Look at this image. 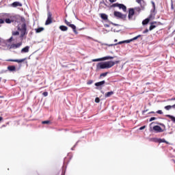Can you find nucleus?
Segmentation results:
<instances>
[{
  "mask_svg": "<svg viewBox=\"0 0 175 175\" xmlns=\"http://www.w3.org/2000/svg\"><path fill=\"white\" fill-rule=\"evenodd\" d=\"M116 64H120V61L116 62H100L97 64L98 69H110V68H113Z\"/></svg>",
  "mask_w": 175,
  "mask_h": 175,
  "instance_id": "f257e3e1",
  "label": "nucleus"
},
{
  "mask_svg": "<svg viewBox=\"0 0 175 175\" xmlns=\"http://www.w3.org/2000/svg\"><path fill=\"white\" fill-rule=\"evenodd\" d=\"M139 38H142V35H138L135 37H134L133 38H131L130 40H124V41H120L116 44H110L109 46H117L118 44H122L124 43H131V42H133V40H137V39H139Z\"/></svg>",
  "mask_w": 175,
  "mask_h": 175,
  "instance_id": "f03ea898",
  "label": "nucleus"
},
{
  "mask_svg": "<svg viewBox=\"0 0 175 175\" xmlns=\"http://www.w3.org/2000/svg\"><path fill=\"white\" fill-rule=\"evenodd\" d=\"M139 38H142V35H138L135 37H134L133 38H131L130 40H124V41H120L116 44H110L109 46H117L118 44H122L124 43H131V42H133V40H137V39H139Z\"/></svg>",
  "mask_w": 175,
  "mask_h": 175,
  "instance_id": "7ed1b4c3",
  "label": "nucleus"
},
{
  "mask_svg": "<svg viewBox=\"0 0 175 175\" xmlns=\"http://www.w3.org/2000/svg\"><path fill=\"white\" fill-rule=\"evenodd\" d=\"M18 29L21 31V38H23V36H25V35L28 34V32L27 31V24L25 23L22 24L21 27H18Z\"/></svg>",
  "mask_w": 175,
  "mask_h": 175,
  "instance_id": "20e7f679",
  "label": "nucleus"
},
{
  "mask_svg": "<svg viewBox=\"0 0 175 175\" xmlns=\"http://www.w3.org/2000/svg\"><path fill=\"white\" fill-rule=\"evenodd\" d=\"M113 16L117 17V18H122V20H125L126 18V14H123L122 13L117 11L113 12Z\"/></svg>",
  "mask_w": 175,
  "mask_h": 175,
  "instance_id": "39448f33",
  "label": "nucleus"
},
{
  "mask_svg": "<svg viewBox=\"0 0 175 175\" xmlns=\"http://www.w3.org/2000/svg\"><path fill=\"white\" fill-rule=\"evenodd\" d=\"M53 23V14L49 12L47 13V19L45 22V25H50V24Z\"/></svg>",
  "mask_w": 175,
  "mask_h": 175,
  "instance_id": "423d86ee",
  "label": "nucleus"
},
{
  "mask_svg": "<svg viewBox=\"0 0 175 175\" xmlns=\"http://www.w3.org/2000/svg\"><path fill=\"white\" fill-rule=\"evenodd\" d=\"M117 57V56L111 57V56H106L100 59H92V62H98L99 61H106L107 59H113V58Z\"/></svg>",
  "mask_w": 175,
  "mask_h": 175,
  "instance_id": "0eeeda50",
  "label": "nucleus"
},
{
  "mask_svg": "<svg viewBox=\"0 0 175 175\" xmlns=\"http://www.w3.org/2000/svg\"><path fill=\"white\" fill-rule=\"evenodd\" d=\"M113 8H119V9H122L123 12H126V6L124 4H120L118 3H113L112 5Z\"/></svg>",
  "mask_w": 175,
  "mask_h": 175,
  "instance_id": "6e6552de",
  "label": "nucleus"
},
{
  "mask_svg": "<svg viewBox=\"0 0 175 175\" xmlns=\"http://www.w3.org/2000/svg\"><path fill=\"white\" fill-rule=\"evenodd\" d=\"M113 8H119V9H122L123 12H126V6L124 4H120L118 3H113L112 5Z\"/></svg>",
  "mask_w": 175,
  "mask_h": 175,
  "instance_id": "1a4fd4ad",
  "label": "nucleus"
},
{
  "mask_svg": "<svg viewBox=\"0 0 175 175\" xmlns=\"http://www.w3.org/2000/svg\"><path fill=\"white\" fill-rule=\"evenodd\" d=\"M133 16H135V9L129 8L128 15L129 20H132V18H133Z\"/></svg>",
  "mask_w": 175,
  "mask_h": 175,
  "instance_id": "9d476101",
  "label": "nucleus"
},
{
  "mask_svg": "<svg viewBox=\"0 0 175 175\" xmlns=\"http://www.w3.org/2000/svg\"><path fill=\"white\" fill-rule=\"evenodd\" d=\"M136 3L140 5L142 10H144V8L147 5V3H146V1H144V0H136Z\"/></svg>",
  "mask_w": 175,
  "mask_h": 175,
  "instance_id": "9b49d317",
  "label": "nucleus"
},
{
  "mask_svg": "<svg viewBox=\"0 0 175 175\" xmlns=\"http://www.w3.org/2000/svg\"><path fill=\"white\" fill-rule=\"evenodd\" d=\"M25 59H27V58L21 59H8L7 61L8 62H18V64H21V62H24V61H25Z\"/></svg>",
  "mask_w": 175,
  "mask_h": 175,
  "instance_id": "f8f14e48",
  "label": "nucleus"
},
{
  "mask_svg": "<svg viewBox=\"0 0 175 175\" xmlns=\"http://www.w3.org/2000/svg\"><path fill=\"white\" fill-rule=\"evenodd\" d=\"M22 44H23V42H18L17 44H12L10 45V49H18V48L21 47Z\"/></svg>",
  "mask_w": 175,
  "mask_h": 175,
  "instance_id": "ddd939ff",
  "label": "nucleus"
},
{
  "mask_svg": "<svg viewBox=\"0 0 175 175\" xmlns=\"http://www.w3.org/2000/svg\"><path fill=\"white\" fill-rule=\"evenodd\" d=\"M153 131H155L157 133H161V132H163V129L159 126H154Z\"/></svg>",
  "mask_w": 175,
  "mask_h": 175,
  "instance_id": "4468645a",
  "label": "nucleus"
},
{
  "mask_svg": "<svg viewBox=\"0 0 175 175\" xmlns=\"http://www.w3.org/2000/svg\"><path fill=\"white\" fill-rule=\"evenodd\" d=\"M11 6L12 8H18V7L21 8V6H23V4L18 1H14L11 4Z\"/></svg>",
  "mask_w": 175,
  "mask_h": 175,
  "instance_id": "2eb2a0df",
  "label": "nucleus"
},
{
  "mask_svg": "<svg viewBox=\"0 0 175 175\" xmlns=\"http://www.w3.org/2000/svg\"><path fill=\"white\" fill-rule=\"evenodd\" d=\"M13 18H14V16L13 17L11 16L10 18H6L5 20L6 24H12V23H14V19Z\"/></svg>",
  "mask_w": 175,
  "mask_h": 175,
  "instance_id": "dca6fc26",
  "label": "nucleus"
},
{
  "mask_svg": "<svg viewBox=\"0 0 175 175\" xmlns=\"http://www.w3.org/2000/svg\"><path fill=\"white\" fill-rule=\"evenodd\" d=\"M155 24H157V22H152L150 23L149 31H152V29H154V28H157V25H155Z\"/></svg>",
  "mask_w": 175,
  "mask_h": 175,
  "instance_id": "f3484780",
  "label": "nucleus"
},
{
  "mask_svg": "<svg viewBox=\"0 0 175 175\" xmlns=\"http://www.w3.org/2000/svg\"><path fill=\"white\" fill-rule=\"evenodd\" d=\"M68 27H70V28H72L73 32L75 33L76 35H77V33H77V30H76V26H75V25L71 24V25H70V26H68Z\"/></svg>",
  "mask_w": 175,
  "mask_h": 175,
  "instance_id": "a211bd4d",
  "label": "nucleus"
},
{
  "mask_svg": "<svg viewBox=\"0 0 175 175\" xmlns=\"http://www.w3.org/2000/svg\"><path fill=\"white\" fill-rule=\"evenodd\" d=\"M8 70L10 72H16V67L14 66H9L8 67Z\"/></svg>",
  "mask_w": 175,
  "mask_h": 175,
  "instance_id": "6ab92c4d",
  "label": "nucleus"
},
{
  "mask_svg": "<svg viewBox=\"0 0 175 175\" xmlns=\"http://www.w3.org/2000/svg\"><path fill=\"white\" fill-rule=\"evenodd\" d=\"M100 18L103 20H104L105 21L108 20V17H107V15L106 14H100Z\"/></svg>",
  "mask_w": 175,
  "mask_h": 175,
  "instance_id": "aec40b11",
  "label": "nucleus"
},
{
  "mask_svg": "<svg viewBox=\"0 0 175 175\" xmlns=\"http://www.w3.org/2000/svg\"><path fill=\"white\" fill-rule=\"evenodd\" d=\"M29 51V46H27L21 49V53H28Z\"/></svg>",
  "mask_w": 175,
  "mask_h": 175,
  "instance_id": "412c9836",
  "label": "nucleus"
},
{
  "mask_svg": "<svg viewBox=\"0 0 175 175\" xmlns=\"http://www.w3.org/2000/svg\"><path fill=\"white\" fill-rule=\"evenodd\" d=\"M35 31H36V33H40V32L44 31V27H39L38 29H35Z\"/></svg>",
  "mask_w": 175,
  "mask_h": 175,
  "instance_id": "4be33fe9",
  "label": "nucleus"
},
{
  "mask_svg": "<svg viewBox=\"0 0 175 175\" xmlns=\"http://www.w3.org/2000/svg\"><path fill=\"white\" fill-rule=\"evenodd\" d=\"M105 83H106V81H102L96 83L95 85H96V87H100V85H103V84H105Z\"/></svg>",
  "mask_w": 175,
  "mask_h": 175,
  "instance_id": "5701e85b",
  "label": "nucleus"
},
{
  "mask_svg": "<svg viewBox=\"0 0 175 175\" xmlns=\"http://www.w3.org/2000/svg\"><path fill=\"white\" fill-rule=\"evenodd\" d=\"M165 110H170V109H175V104L173 105H167L165 107Z\"/></svg>",
  "mask_w": 175,
  "mask_h": 175,
  "instance_id": "b1692460",
  "label": "nucleus"
},
{
  "mask_svg": "<svg viewBox=\"0 0 175 175\" xmlns=\"http://www.w3.org/2000/svg\"><path fill=\"white\" fill-rule=\"evenodd\" d=\"M150 23V18H146L142 21V25H147Z\"/></svg>",
  "mask_w": 175,
  "mask_h": 175,
  "instance_id": "393cba45",
  "label": "nucleus"
},
{
  "mask_svg": "<svg viewBox=\"0 0 175 175\" xmlns=\"http://www.w3.org/2000/svg\"><path fill=\"white\" fill-rule=\"evenodd\" d=\"M59 29H61V31H68V27L61 25L59 26Z\"/></svg>",
  "mask_w": 175,
  "mask_h": 175,
  "instance_id": "a878e982",
  "label": "nucleus"
},
{
  "mask_svg": "<svg viewBox=\"0 0 175 175\" xmlns=\"http://www.w3.org/2000/svg\"><path fill=\"white\" fill-rule=\"evenodd\" d=\"M114 94L113 92H108L105 94V98H109V96H111Z\"/></svg>",
  "mask_w": 175,
  "mask_h": 175,
  "instance_id": "bb28decb",
  "label": "nucleus"
},
{
  "mask_svg": "<svg viewBox=\"0 0 175 175\" xmlns=\"http://www.w3.org/2000/svg\"><path fill=\"white\" fill-rule=\"evenodd\" d=\"M159 143H165V144H169L167 141H165V139L159 138Z\"/></svg>",
  "mask_w": 175,
  "mask_h": 175,
  "instance_id": "cd10ccee",
  "label": "nucleus"
},
{
  "mask_svg": "<svg viewBox=\"0 0 175 175\" xmlns=\"http://www.w3.org/2000/svg\"><path fill=\"white\" fill-rule=\"evenodd\" d=\"M150 141L154 142V143H159V138H152Z\"/></svg>",
  "mask_w": 175,
  "mask_h": 175,
  "instance_id": "c85d7f7f",
  "label": "nucleus"
},
{
  "mask_svg": "<svg viewBox=\"0 0 175 175\" xmlns=\"http://www.w3.org/2000/svg\"><path fill=\"white\" fill-rule=\"evenodd\" d=\"M166 116L168 117V118H170L173 122H175V118L174 116H172L171 115H167Z\"/></svg>",
  "mask_w": 175,
  "mask_h": 175,
  "instance_id": "c756f323",
  "label": "nucleus"
},
{
  "mask_svg": "<svg viewBox=\"0 0 175 175\" xmlns=\"http://www.w3.org/2000/svg\"><path fill=\"white\" fill-rule=\"evenodd\" d=\"M12 35H13V36H18V35H20V32H18V31H12Z\"/></svg>",
  "mask_w": 175,
  "mask_h": 175,
  "instance_id": "7c9ffc66",
  "label": "nucleus"
},
{
  "mask_svg": "<svg viewBox=\"0 0 175 175\" xmlns=\"http://www.w3.org/2000/svg\"><path fill=\"white\" fill-rule=\"evenodd\" d=\"M108 72H103L101 73L100 75V77H106V76H107Z\"/></svg>",
  "mask_w": 175,
  "mask_h": 175,
  "instance_id": "2f4dec72",
  "label": "nucleus"
},
{
  "mask_svg": "<svg viewBox=\"0 0 175 175\" xmlns=\"http://www.w3.org/2000/svg\"><path fill=\"white\" fill-rule=\"evenodd\" d=\"M42 124H51V122H50V120H45V121H42Z\"/></svg>",
  "mask_w": 175,
  "mask_h": 175,
  "instance_id": "473e14b6",
  "label": "nucleus"
},
{
  "mask_svg": "<svg viewBox=\"0 0 175 175\" xmlns=\"http://www.w3.org/2000/svg\"><path fill=\"white\" fill-rule=\"evenodd\" d=\"M95 102L96 103H99L100 102V99L99 98V97H96L95 98Z\"/></svg>",
  "mask_w": 175,
  "mask_h": 175,
  "instance_id": "72a5a7b5",
  "label": "nucleus"
},
{
  "mask_svg": "<svg viewBox=\"0 0 175 175\" xmlns=\"http://www.w3.org/2000/svg\"><path fill=\"white\" fill-rule=\"evenodd\" d=\"M64 23L68 25V27H69L71 25V23L66 20L64 21Z\"/></svg>",
  "mask_w": 175,
  "mask_h": 175,
  "instance_id": "f704fd0d",
  "label": "nucleus"
},
{
  "mask_svg": "<svg viewBox=\"0 0 175 175\" xmlns=\"http://www.w3.org/2000/svg\"><path fill=\"white\" fill-rule=\"evenodd\" d=\"M1 24H5V20L0 18V27H1Z\"/></svg>",
  "mask_w": 175,
  "mask_h": 175,
  "instance_id": "c9c22d12",
  "label": "nucleus"
},
{
  "mask_svg": "<svg viewBox=\"0 0 175 175\" xmlns=\"http://www.w3.org/2000/svg\"><path fill=\"white\" fill-rule=\"evenodd\" d=\"M42 95H43L44 96H47L49 95V92H44L42 93Z\"/></svg>",
  "mask_w": 175,
  "mask_h": 175,
  "instance_id": "e433bc0d",
  "label": "nucleus"
},
{
  "mask_svg": "<svg viewBox=\"0 0 175 175\" xmlns=\"http://www.w3.org/2000/svg\"><path fill=\"white\" fill-rule=\"evenodd\" d=\"M157 114H163V112H162L161 110H159L157 111Z\"/></svg>",
  "mask_w": 175,
  "mask_h": 175,
  "instance_id": "4c0bfd02",
  "label": "nucleus"
},
{
  "mask_svg": "<svg viewBox=\"0 0 175 175\" xmlns=\"http://www.w3.org/2000/svg\"><path fill=\"white\" fill-rule=\"evenodd\" d=\"M157 120V118H155V117H152V118L150 119V121L151 122V121H154V120Z\"/></svg>",
  "mask_w": 175,
  "mask_h": 175,
  "instance_id": "58836bf2",
  "label": "nucleus"
},
{
  "mask_svg": "<svg viewBox=\"0 0 175 175\" xmlns=\"http://www.w3.org/2000/svg\"><path fill=\"white\" fill-rule=\"evenodd\" d=\"M146 129V126H141L139 128V131H143V129Z\"/></svg>",
  "mask_w": 175,
  "mask_h": 175,
  "instance_id": "ea45409f",
  "label": "nucleus"
},
{
  "mask_svg": "<svg viewBox=\"0 0 175 175\" xmlns=\"http://www.w3.org/2000/svg\"><path fill=\"white\" fill-rule=\"evenodd\" d=\"M111 3H113V2H116L117 0H109Z\"/></svg>",
  "mask_w": 175,
  "mask_h": 175,
  "instance_id": "a19ab883",
  "label": "nucleus"
},
{
  "mask_svg": "<svg viewBox=\"0 0 175 175\" xmlns=\"http://www.w3.org/2000/svg\"><path fill=\"white\" fill-rule=\"evenodd\" d=\"M147 32H148V29H145V30L143 31V33H147Z\"/></svg>",
  "mask_w": 175,
  "mask_h": 175,
  "instance_id": "79ce46f5",
  "label": "nucleus"
},
{
  "mask_svg": "<svg viewBox=\"0 0 175 175\" xmlns=\"http://www.w3.org/2000/svg\"><path fill=\"white\" fill-rule=\"evenodd\" d=\"M148 18H150V20H151V18H152V14H151Z\"/></svg>",
  "mask_w": 175,
  "mask_h": 175,
  "instance_id": "37998d69",
  "label": "nucleus"
},
{
  "mask_svg": "<svg viewBox=\"0 0 175 175\" xmlns=\"http://www.w3.org/2000/svg\"><path fill=\"white\" fill-rule=\"evenodd\" d=\"M147 111H148V109H144L142 113H147Z\"/></svg>",
  "mask_w": 175,
  "mask_h": 175,
  "instance_id": "c03bdc74",
  "label": "nucleus"
},
{
  "mask_svg": "<svg viewBox=\"0 0 175 175\" xmlns=\"http://www.w3.org/2000/svg\"><path fill=\"white\" fill-rule=\"evenodd\" d=\"M13 40V37H11L10 39H9V42H12Z\"/></svg>",
  "mask_w": 175,
  "mask_h": 175,
  "instance_id": "a18cd8bd",
  "label": "nucleus"
},
{
  "mask_svg": "<svg viewBox=\"0 0 175 175\" xmlns=\"http://www.w3.org/2000/svg\"><path fill=\"white\" fill-rule=\"evenodd\" d=\"M154 113H155V112L154 111L149 112V114H154Z\"/></svg>",
  "mask_w": 175,
  "mask_h": 175,
  "instance_id": "49530a36",
  "label": "nucleus"
},
{
  "mask_svg": "<svg viewBox=\"0 0 175 175\" xmlns=\"http://www.w3.org/2000/svg\"><path fill=\"white\" fill-rule=\"evenodd\" d=\"M3 120V118H2L1 116H0V122L2 121Z\"/></svg>",
  "mask_w": 175,
  "mask_h": 175,
  "instance_id": "de8ad7c7",
  "label": "nucleus"
},
{
  "mask_svg": "<svg viewBox=\"0 0 175 175\" xmlns=\"http://www.w3.org/2000/svg\"><path fill=\"white\" fill-rule=\"evenodd\" d=\"M152 5H153L154 8H155V3L152 2Z\"/></svg>",
  "mask_w": 175,
  "mask_h": 175,
  "instance_id": "09e8293b",
  "label": "nucleus"
},
{
  "mask_svg": "<svg viewBox=\"0 0 175 175\" xmlns=\"http://www.w3.org/2000/svg\"><path fill=\"white\" fill-rule=\"evenodd\" d=\"M62 175H65V172L62 171Z\"/></svg>",
  "mask_w": 175,
  "mask_h": 175,
  "instance_id": "8fccbe9b",
  "label": "nucleus"
},
{
  "mask_svg": "<svg viewBox=\"0 0 175 175\" xmlns=\"http://www.w3.org/2000/svg\"><path fill=\"white\" fill-rule=\"evenodd\" d=\"M137 9H138V12L140 11V8H138Z\"/></svg>",
  "mask_w": 175,
  "mask_h": 175,
  "instance_id": "3c124183",
  "label": "nucleus"
},
{
  "mask_svg": "<svg viewBox=\"0 0 175 175\" xmlns=\"http://www.w3.org/2000/svg\"><path fill=\"white\" fill-rule=\"evenodd\" d=\"M114 42H118L117 39L114 40Z\"/></svg>",
  "mask_w": 175,
  "mask_h": 175,
  "instance_id": "603ef678",
  "label": "nucleus"
},
{
  "mask_svg": "<svg viewBox=\"0 0 175 175\" xmlns=\"http://www.w3.org/2000/svg\"><path fill=\"white\" fill-rule=\"evenodd\" d=\"M0 81H2V78L0 77Z\"/></svg>",
  "mask_w": 175,
  "mask_h": 175,
  "instance_id": "864d4df0",
  "label": "nucleus"
},
{
  "mask_svg": "<svg viewBox=\"0 0 175 175\" xmlns=\"http://www.w3.org/2000/svg\"><path fill=\"white\" fill-rule=\"evenodd\" d=\"M148 84H150V83H146V85H148Z\"/></svg>",
  "mask_w": 175,
  "mask_h": 175,
  "instance_id": "5fc2aeb1",
  "label": "nucleus"
}]
</instances>
